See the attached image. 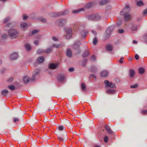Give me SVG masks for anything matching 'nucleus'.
<instances>
[{"mask_svg": "<svg viewBox=\"0 0 147 147\" xmlns=\"http://www.w3.org/2000/svg\"><path fill=\"white\" fill-rule=\"evenodd\" d=\"M40 71V70L38 69H36L34 71L32 76L30 79L31 82L35 80L36 77L38 75Z\"/></svg>", "mask_w": 147, "mask_h": 147, "instance_id": "obj_3", "label": "nucleus"}, {"mask_svg": "<svg viewBox=\"0 0 147 147\" xmlns=\"http://www.w3.org/2000/svg\"><path fill=\"white\" fill-rule=\"evenodd\" d=\"M23 81L25 83H28L29 81H31L29 76H26L23 78Z\"/></svg>", "mask_w": 147, "mask_h": 147, "instance_id": "obj_16", "label": "nucleus"}, {"mask_svg": "<svg viewBox=\"0 0 147 147\" xmlns=\"http://www.w3.org/2000/svg\"><path fill=\"white\" fill-rule=\"evenodd\" d=\"M109 1V0H101L99 1V3L100 5H103L106 4Z\"/></svg>", "mask_w": 147, "mask_h": 147, "instance_id": "obj_18", "label": "nucleus"}, {"mask_svg": "<svg viewBox=\"0 0 147 147\" xmlns=\"http://www.w3.org/2000/svg\"><path fill=\"white\" fill-rule=\"evenodd\" d=\"M88 33V32L87 31H86L85 32H82V36L84 38L86 36Z\"/></svg>", "mask_w": 147, "mask_h": 147, "instance_id": "obj_36", "label": "nucleus"}, {"mask_svg": "<svg viewBox=\"0 0 147 147\" xmlns=\"http://www.w3.org/2000/svg\"><path fill=\"white\" fill-rule=\"evenodd\" d=\"M108 72L106 70L102 71L100 73V75L102 77H105L107 76L108 75Z\"/></svg>", "mask_w": 147, "mask_h": 147, "instance_id": "obj_12", "label": "nucleus"}, {"mask_svg": "<svg viewBox=\"0 0 147 147\" xmlns=\"http://www.w3.org/2000/svg\"><path fill=\"white\" fill-rule=\"evenodd\" d=\"M98 40L96 37H94L93 40V43L94 45H96L97 42Z\"/></svg>", "mask_w": 147, "mask_h": 147, "instance_id": "obj_41", "label": "nucleus"}, {"mask_svg": "<svg viewBox=\"0 0 147 147\" xmlns=\"http://www.w3.org/2000/svg\"><path fill=\"white\" fill-rule=\"evenodd\" d=\"M65 77L63 75H59L57 77L58 80L61 82H63L65 80Z\"/></svg>", "mask_w": 147, "mask_h": 147, "instance_id": "obj_10", "label": "nucleus"}, {"mask_svg": "<svg viewBox=\"0 0 147 147\" xmlns=\"http://www.w3.org/2000/svg\"><path fill=\"white\" fill-rule=\"evenodd\" d=\"M8 34L11 38H14L17 37L19 34L18 31L15 29H12L8 31Z\"/></svg>", "mask_w": 147, "mask_h": 147, "instance_id": "obj_2", "label": "nucleus"}, {"mask_svg": "<svg viewBox=\"0 0 147 147\" xmlns=\"http://www.w3.org/2000/svg\"><path fill=\"white\" fill-rule=\"evenodd\" d=\"M66 20H65L63 19H61L60 20V22H61L62 23V24H59V26H62L65 24H64L65 23Z\"/></svg>", "mask_w": 147, "mask_h": 147, "instance_id": "obj_28", "label": "nucleus"}, {"mask_svg": "<svg viewBox=\"0 0 147 147\" xmlns=\"http://www.w3.org/2000/svg\"><path fill=\"white\" fill-rule=\"evenodd\" d=\"M113 29V27L112 26H109L107 29L105 34V36L106 38H107L110 36L111 33Z\"/></svg>", "mask_w": 147, "mask_h": 147, "instance_id": "obj_7", "label": "nucleus"}, {"mask_svg": "<svg viewBox=\"0 0 147 147\" xmlns=\"http://www.w3.org/2000/svg\"><path fill=\"white\" fill-rule=\"evenodd\" d=\"M57 139L59 140H63V138L59 136L58 137Z\"/></svg>", "mask_w": 147, "mask_h": 147, "instance_id": "obj_61", "label": "nucleus"}, {"mask_svg": "<svg viewBox=\"0 0 147 147\" xmlns=\"http://www.w3.org/2000/svg\"><path fill=\"white\" fill-rule=\"evenodd\" d=\"M105 127L106 129L107 130L108 133L111 134H112L113 133V132L109 126L108 125H105Z\"/></svg>", "mask_w": 147, "mask_h": 147, "instance_id": "obj_11", "label": "nucleus"}, {"mask_svg": "<svg viewBox=\"0 0 147 147\" xmlns=\"http://www.w3.org/2000/svg\"><path fill=\"white\" fill-rule=\"evenodd\" d=\"M44 60V58L42 57H40L38 58L37 61L38 63H41Z\"/></svg>", "mask_w": 147, "mask_h": 147, "instance_id": "obj_22", "label": "nucleus"}, {"mask_svg": "<svg viewBox=\"0 0 147 147\" xmlns=\"http://www.w3.org/2000/svg\"><path fill=\"white\" fill-rule=\"evenodd\" d=\"M84 11V8H80L78 9L73 10V13H78L80 11Z\"/></svg>", "mask_w": 147, "mask_h": 147, "instance_id": "obj_20", "label": "nucleus"}, {"mask_svg": "<svg viewBox=\"0 0 147 147\" xmlns=\"http://www.w3.org/2000/svg\"><path fill=\"white\" fill-rule=\"evenodd\" d=\"M137 5L138 6H141L143 5V3L141 1H140L137 2Z\"/></svg>", "mask_w": 147, "mask_h": 147, "instance_id": "obj_38", "label": "nucleus"}, {"mask_svg": "<svg viewBox=\"0 0 147 147\" xmlns=\"http://www.w3.org/2000/svg\"><path fill=\"white\" fill-rule=\"evenodd\" d=\"M118 32L120 33H123L124 32L123 30V29H119L118 30Z\"/></svg>", "mask_w": 147, "mask_h": 147, "instance_id": "obj_54", "label": "nucleus"}, {"mask_svg": "<svg viewBox=\"0 0 147 147\" xmlns=\"http://www.w3.org/2000/svg\"><path fill=\"white\" fill-rule=\"evenodd\" d=\"M89 54V52L88 50H86L84 53L83 54L82 56L84 57L88 56Z\"/></svg>", "mask_w": 147, "mask_h": 147, "instance_id": "obj_25", "label": "nucleus"}, {"mask_svg": "<svg viewBox=\"0 0 147 147\" xmlns=\"http://www.w3.org/2000/svg\"><path fill=\"white\" fill-rule=\"evenodd\" d=\"M21 28L22 29H24L27 26V24L26 23H22L20 24Z\"/></svg>", "mask_w": 147, "mask_h": 147, "instance_id": "obj_27", "label": "nucleus"}, {"mask_svg": "<svg viewBox=\"0 0 147 147\" xmlns=\"http://www.w3.org/2000/svg\"><path fill=\"white\" fill-rule=\"evenodd\" d=\"M74 68L73 67H71L69 68V70L70 72H72L74 71Z\"/></svg>", "mask_w": 147, "mask_h": 147, "instance_id": "obj_51", "label": "nucleus"}, {"mask_svg": "<svg viewBox=\"0 0 147 147\" xmlns=\"http://www.w3.org/2000/svg\"><path fill=\"white\" fill-rule=\"evenodd\" d=\"M113 29V27L112 26H109L107 29L105 34V36L106 38H107L110 36L111 33Z\"/></svg>", "mask_w": 147, "mask_h": 147, "instance_id": "obj_6", "label": "nucleus"}, {"mask_svg": "<svg viewBox=\"0 0 147 147\" xmlns=\"http://www.w3.org/2000/svg\"><path fill=\"white\" fill-rule=\"evenodd\" d=\"M138 84H135L134 85H131L130 86V88H134L138 87Z\"/></svg>", "mask_w": 147, "mask_h": 147, "instance_id": "obj_39", "label": "nucleus"}, {"mask_svg": "<svg viewBox=\"0 0 147 147\" xmlns=\"http://www.w3.org/2000/svg\"><path fill=\"white\" fill-rule=\"evenodd\" d=\"M64 127L63 126H59V129L60 130H63Z\"/></svg>", "mask_w": 147, "mask_h": 147, "instance_id": "obj_52", "label": "nucleus"}, {"mask_svg": "<svg viewBox=\"0 0 147 147\" xmlns=\"http://www.w3.org/2000/svg\"><path fill=\"white\" fill-rule=\"evenodd\" d=\"M80 42L79 41L77 42L76 43H75L74 45V49H78L80 47Z\"/></svg>", "mask_w": 147, "mask_h": 147, "instance_id": "obj_19", "label": "nucleus"}, {"mask_svg": "<svg viewBox=\"0 0 147 147\" xmlns=\"http://www.w3.org/2000/svg\"><path fill=\"white\" fill-rule=\"evenodd\" d=\"M100 17L98 15H93L88 16V19L94 21H97L100 19Z\"/></svg>", "mask_w": 147, "mask_h": 147, "instance_id": "obj_5", "label": "nucleus"}, {"mask_svg": "<svg viewBox=\"0 0 147 147\" xmlns=\"http://www.w3.org/2000/svg\"><path fill=\"white\" fill-rule=\"evenodd\" d=\"M137 28V26L136 25H133L131 27V29L132 31H136Z\"/></svg>", "mask_w": 147, "mask_h": 147, "instance_id": "obj_30", "label": "nucleus"}, {"mask_svg": "<svg viewBox=\"0 0 147 147\" xmlns=\"http://www.w3.org/2000/svg\"><path fill=\"white\" fill-rule=\"evenodd\" d=\"M90 76L91 77H92L94 78H96V77H95V76H94L93 74H90Z\"/></svg>", "mask_w": 147, "mask_h": 147, "instance_id": "obj_62", "label": "nucleus"}, {"mask_svg": "<svg viewBox=\"0 0 147 147\" xmlns=\"http://www.w3.org/2000/svg\"><path fill=\"white\" fill-rule=\"evenodd\" d=\"M91 60H92L94 61H95V56L94 55H93V56H92L91 57Z\"/></svg>", "mask_w": 147, "mask_h": 147, "instance_id": "obj_55", "label": "nucleus"}, {"mask_svg": "<svg viewBox=\"0 0 147 147\" xmlns=\"http://www.w3.org/2000/svg\"><path fill=\"white\" fill-rule=\"evenodd\" d=\"M57 64L50 63L49 65V68L50 69H54L58 66Z\"/></svg>", "mask_w": 147, "mask_h": 147, "instance_id": "obj_13", "label": "nucleus"}, {"mask_svg": "<svg viewBox=\"0 0 147 147\" xmlns=\"http://www.w3.org/2000/svg\"><path fill=\"white\" fill-rule=\"evenodd\" d=\"M121 22H119V23H118L117 25V27H119L120 25L121 24Z\"/></svg>", "mask_w": 147, "mask_h": 147, "instance_id": "obj_63", "label": "nucleus"}, {"mask_svg": "<svg viewBox=\"0 0 147 147\" xmlns=\"http://www.w3.org/2000/svg\"><path fill=\"white\" fill-rule=\"evenodd\" d=\"M7 37V35L5 34H4L2 36V38L3 39H6Z\"/></svg>", "mask_w": 147, "mask_h": 147, "instance_id": "obj_49", "label": "nucleus"}, {"mask_svg": "<svg viewBox=\"0 0 147 147\" xmlns=\"http://www.w3.org/2000/svg\"><path fill=\"white\" fill-rule=\"evenodd\" d=\"M53 47H55L56 48H58L60 47V45L59 44L56 45V44H54L53 45Z\"/></svg>", "mask_w": 147, "mask_h": 147, "instance_id": "obj_40", "label": "nucleus"}, {"mask_svg": "<svg viewBox=\"0 0 147 147\" xmlns=\"http://www.w3.org/2000/svg\"><path fill=\"white\" fill-rule=\"evenodd\" d=\"M39 20L40 21L45 23L47 22V20L42 17H41L39 18Z\"/></svg>", "mask_w": 147, "mask_h": 147, "instance_id": "obj_33", "label": "nucleus"}, {"mask_svg": "<svg viewBox=\"0 0 147 147\" xmlns=\"http://www.w3.org/2000/svg\"><path fill=\"white\" fill-rule=\"evenodd\" d=\"M109 140V138L107 136H105L104 138V141L105 142H107Z\"/></svg>", "mask_w": 147, "mask_h": 147, "instance_id": "obj_46", "label": "nucleus"}, {"mask_svg": "<svg viewBox=\"0 0 147 147\" xmlns=\"http://www.w3.org/2000/svg\"><path fill=\"white\" fill-rule=\"evenodd\" d=\"M92 73L95 72L96 71V69L95 68V67H94V70L92 69Z\"/></svg>", "mask_w": 147, "mask_h": 147, "instance_id": "obj_58", "label": "nucleus"}, {"mask_svg": "<svg viewBox=\"0 0 147 147\" xmlns=\"http://www.w3.org/2000/svg\"><path fill=\"white\" fill-rule=\"evenodd\" d=\"M34 43L36 45H38L39 44V42L38 40H36L34 41Z\"/></svg>", "mask_w": 147, "mask_h": 147, "instance_id": "obj_56", "label": "nucleus"}, {"mask_svg": "<svg viewBox=\"0 0 147 147\" xmlns=\"http://www.w3.org/2000/svg\"><path fill=\"white\" fill-rule=\"evenodd\" d=\"M129 6L128 5H126L124 9L120 12L121 15L124 16V19L126 21L129 20L131 19V15L129 13Z\"/></svg>", "mask_w": 147, "mask_h": 147, "instance_id": "obj_1", "label": "nucleus"}, {"mask_svg": "<svg viewBox=\"0 0 147 147\" xmlns=\"http://www.w3.org/2000/svg\"><path fill=\"white\" fill-rule=\"evenodd\" d=\"M27 51H29L31 49V46L29 44H26L24 45Z\"/></svg>", "mask_w": 147, "mask_h": 147, "instance_id": "obj_23", "label": "nucleus"}, {"mask_svg": "<svg viewBox=\"0 0 147 147\" xmlns=\"http://www.w3.org/2000/svg\"><path fill=\"white\" fill-rule=\"evenodd\" d=\"M107 92L109 94H113L115 93V90L112 89H110L107 90Z\"/></svg>", "mask_w": 147, "mask_h": 147, "instance_id": "obj_29", "label": "nucleus"}, {"mask_svg": "<svg viewBox=\"0 0 147 147\" xmlns=\"http://www.w3.org/2000/svg\"><path fill=\"white\" fill-rule=\"evenodd\" d=\"M94 4V3L92 2L88 3L85 5V6H84V9L85 8H90L92 6H93Z\"/></svg>", "mask_w": 147, "mask_h": 147, "instance_id": "obj_15", "label": "nucleus"}, {"mask_svg": "<svg viewBox=\"0 0 147 147\" xmlns=\"http://www.w3.org/2000/svg\"><path fill=\"white\" fill-rule=\"evenodd\" d=\"M143 115H146L147 114V110H143L141 111Z\"/></svg>", "mask_w": 147, "mask_h": 147, "instance_id": "obj_48", "label": "nucleus"}, {"mask_svg": "<svg viewBox=\"0 0 147 147\" xmlns=\"http://www.w3.org/2000/svg\"><path fill=\"white\" fill-rule=\"evenodd\" d=\"M53 50L52 48H49L44 51V52L46 53H50Z\"/></svg>", "mask_w": 147, "mask_h": 147, "instance_id": "obj_24", "label": "nucleus"}, {"mask_svg": "<svg viewBox=\"0 0 147 147\" xmlns=\"http://www.w3.org/2000/svg\"><path fill=\"white\" fill-rule=\"evenodd\" d=\"M18 57V54L16 52L12 53L10 55V58L11 60H15Z\"/></svg>", "mask_w": 147, "mask_h": 147, "instance_id": "obj_9", "label": "nucleus"}, {"mask_svg": "<svg viewBox=\"0 0 147 147\" xmlns=\"http://www.w3.org/2000/svg\"><path fill=\"white\" fill-rule=\"evenodd\" d=\"M92 32L95 35H96V31H94V30H92Z\"/></svg>", "mask_w": 147, "mask_h": 147, "instance_id": "obj_64", "label": "nucleus"}, {"mask_svg": "<svg viewBox=\"0 0 147 147\" xmlns=\"http://www.w3.org/2000/svg\"><path fill=\"white\" fill-rule=\"evenodd\" d=\"M138 71L140 74H142L144 72L145 70L144 68L141 67L139 68Z\"/></svg>", "mask_w": 147, "mask_h": 147, "instance_id": "obj_21", "label": "nucleus"}, {"mask_svg": "<svg viewBox=\"0 0 147 147\" xmlns=\"http://www.w3.org/2000/svg\"><path fill=\"white\" fill-rule=\"evenodd\" d=\"M104 82L106 85V87H108L112 88H114L115 87V84L112 82H110L109 81L107 80H105Z\"/></svg>", "mask_w": 147, "mask_h": 147, "instance_id": "obj_8", "label": "nucleus"}, {"mask_svg": "<svg viewBox=\"0 0 147 147\" xmlns=\"http://www.w3.org/2000/svg\"><path fill=\"white\" fill-rule=\"evenodd\" d=\"M124 59V58L123 57H121L120 60L119 61V62L121 63H123V60Z\"/></svg>", "mask_w": 147, "mask_h": 147, "instance_id": "obj_50", "label": "nucleus"}, {"mask_svg": "<svg viewBox=\"0 0 147 147\" xmlns=\"http://www.w3.org/2000/svg\"><path fill=\"white\" fill-rule=\"evenodd\" d=\"M143 14L144 15H145L147 13V8L146 9L143 11Z\"/></svg>", "mask_w": 147, "mask_h": 147, "instance_id": "obj_53", "label": "nucleus"}, {"mask_svg": "<svg viewBox=\"0 0 147 147\" xmlns=\"http://www.w3.org/2000/svg\"><path fill=\"white\" fill-rule=\"evenodd\" d=\"M52 39L55 41H58V38L55 36H53L52 37Z\"/></svg>", "mask_w": 147, "mask_h": 147, "instance_id": "obj_47", "label": "nucleus"}, {"mask_svg": "<svg viewBox=\"0 0 147 147\" xmlns=\"http://www.w3.org/2000/svg\"><path fill=\"white\" fill-rule=\"evenodd\" d=\"M8 93V91L6 90H3L1 91L2 94L4 96H5Z\"/></svg>", "mask_w": 147, "mask_h": 147, "instance_id": "obj_26", "label": "nucleus"}, {"mask_svg": "<svg viewBox=\"0 0 147 147\" xmlns=\"http://www.w3.org/2000/svg\"><path fill=\"white\" fill-rule=\"evenodd\" d=\"M65 30L66 32V34L65 35L66 38H69L71 37L72 34V29L70 28H66Z\"/></svg>", "mask_w": 147, "mask_h": 147, "instance_id": "obj_4", "label": "nucleus"}, {"mask_svg": "<svg viewBox=\"0 0 147 147\" xmlns=\"http://www.w3.org/2000/svg\"><path fill=\"white\" fill-rule=\"evenodd\" d=\"M68 13L67 11V10H65L64 11V12H63L61 14H59V13L57 14L56 15H55V16H59V15H63V14H67Z\"/></svg>", "mask_w": 147, "mask_h": 147, "instance_id": "obj_37", "label": "nucleus"}, {"mask_svg": "<svg viewBox=\"0 0 147 147\" xmlns=\"http://www.w3.org/2000/svg\"><path fill=\"white\" fill-rule=\"evenodd\" d=\"M44 52V51L42 49H39L37 51V53L38 54H40L41 53Z\"/></svg>", "mask_w": 147, "mask_h": 147, "instance_id": "obj_43", "label": "nucleus"}, {"mask_svg": "<svg viewBox=\"0 0 147 147\" xmlns=\"http://www.w3.org/2000/svg\"><path fill=\"white\" fill-rule=\"evenodd\" d=\"M106 49L108 51H111L113 49V46L110 45H108L106 47Z\"/></svg>", "mask_w": 147, "mask_h": 147, "instance_id": "obj_31", "label": "nucleus"}, {"mask_svg": "<svg viewBox=\"0 0 147 147\" xmlns=\"http://www.w3.org/2000/svg\"><path fill=\"white\" fill-rule=\"evenodd\" d=\"M135 58L137 60L139 58V55L137 54L136 55H135Z\"/></svg>", "mask_w": 147, "mask_h": 147, "instance_id": "obj_57", "label": "nucleus"}, {"mask_svg": "<svg viewBox=\"0 0 147 147\" xmlns=\"http://www.w3.org/2000/svg\"><path fill=\"white\" fill-rule=\"evenodd\" d=\"M9 88L11 90H13L15 89V87L13 85L9 86Z\"/></svg>", "mask_w": 147, "mask_h": 147, "instance_id": "obj_42", "label": "nucleus"}, {"mask_svg": "<svg viewBox=\"0 0 147 147\" xmlns=\"http://www.w3.org/2000/svg\"><path fill=\"white\" fill-rule=\"evenodd\" d=\"M66 55L68 57H71L72 56V51L70 49H68L66 51Z\"/></svg>", "mask_w": 147, "mask_h": 147, "instance_id": "obj_14", "label": "nucleus"}, {"mask_svg": "<svg viewBox=\"0 0 147 147\" xmlns=\"http://www.w3.org/2000/svg\"><path fill=\"white\" fill-rule=\"evenodd\" d=\"M38 31V30H34L31 31L30 33L32 34H34L37 33Z\"/></svg>", "mask_w": 147, "mask_h": 147, "instance_id": "obj_34", "label": "nucleus"}, {"mask_svg": "<svg viewBox=\"0 0 147 147\" xmlns=\"http://www.w3.org/2000/svg\"><path fill=\"white\" fill-rule=\"evenodd\" d=\"M81 87L82 90H85L86 87V86L85 84L84 83H81Z\"/></svg>", "mask_w": 147, "mask_h": 147, "instance_id": "obj_32", "label": "nucleus"}, {"mask_svg": "<svg viewBox=\"0 0 147 147\" xmlns=\"http://www.w3.org/2000/svg\"><path fill=\"white\" fill-rule=\"evenodd\" d=\"M28 17L27 16L24 15L23 16V19L24 20H26L28 18Z\"/></svg>", "mask_w": 147, "mask_h": 147, "instance_id": "obj_60", "label": "nucleus"}, {"mask_svg": "<svg viewBox=\"0 0 147 147\" xmlns=\"http://www.w3.org/2000/svg\"><path fill=\"white\" fill-rule=\"evenodd\" d=\"M10 24H8L5 26V29L6 30H7V29L6 28H7V27H8L9 26Z\"/></svg>", "mask_w": 147, "mask_h": 147, "instance_id": "obj_59", "label": "nucleus"}, {"mask_svg": "<svg viewBox=\"0 0 147 147\" xmlns=\"http://www.w3.org/2000/svg\"><path fill=\"white\" fill-rule=\"evenodd\" d=\"M19 119L18 118L14 117L13 118V122L16 123L19 121Z\"/></svg>", "mask_w": 147, "mask_h": 147, "instance_id": "obj_44", "label": "nucleus"}, {"mask_svg": "<svg viewBox=\"0 0 147 147\" xmlns=\"http://www.w3.org/2000/svg\"><path fill=\"white\" fill-rule=\"evenodd\" d=\"M87 60L86 59H84V61H82V65L83 67H84L86 64Z\"/></svg>", "mask_w": 147, "mask_h": 147, "instance_id": "obj_35", "label": "nucleus"}, {"mask_svg": "<svg viewBox=\"0 0 147 147\" xmlns=\"http://www.w3.org/2000/svg\"><path fill=\"white\" fill-rule=\"evenodd\" d=\"M130 77L131 78H133L135 74V71L133 69H130L129 73Z\"/></svg>", "mask_w": 147, "mask_h": 147, "instance_id": "obj_17", "label": "nucleus"}, {"mask_svg": "<svg viewBox=\"0 0 147 147\" xmlns=\"http://www.w3.org/2000/svg\"><path fill=\"white\" fill-rule=\"evenodd\" d=\"M10 19V18L9 17L6 18L4 20L3 22L5 23L7 22Z\"/></svg>", "mask_w": 147, "mask_h": 147, "instance_id": "obj_45", "label": "nucleus"}]
</instances>
